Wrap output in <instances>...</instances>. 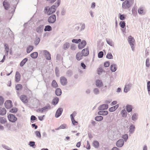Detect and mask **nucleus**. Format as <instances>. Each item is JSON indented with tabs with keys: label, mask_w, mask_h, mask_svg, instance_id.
<instances>
[{
	"label": "nucleus",
	"mask_w": 150,
	"mask_h": 150,
	"mask_svg": "<svg viewBox=\"0 0 150 150\" xmlns=\"http://www.w3.org/2000/svg\"><path fill=\"white\" fill-rule=\"evenodd\" d=\"M61 0H57L54 4L51 6H47L45 7L44 10L45 13L48 15H52L55 12L57 8L59 6Z\"/></svg>",
	"instance_id": "nucleus-1"
},
{
	"label": "nucleus",
	"mask_w": 150,
	"mask_h": 150,
	"mask_svg": "<svg viewBox=\"0 0 150 150\" xmlns=\"http://www.w3.org/2000/svg\"><path fill=\"white\" fill-rule=\"evenodd\" d=\"M134 1V0H125L122 4V8L124 9L129 8L133 4Z\"/></svg>",
	"instance_id": "nucleus-2"
},
{
	"label": "nucleus",
	"mask_w": 150,
	"mask_h": 150,
	"mask_svg": "<svg viewBox=\"0 0 150 150\" xmlns=\"http://www.w3.org/2000/svg\"><path fill=\"white\" fill-rule=\"evenodd\" d=\"M56 16L53 14L51 15L48 18L47 21L50 24L54 23L56 21Z\"/></svg>",
	"instance_id": "nucleus-3"
},
{
	"label": "nucleus",
	"mask_w": 150,
	"mask_h": 150,
	"mask_svg": "<svg viewBox=\"0 0 150 150\" xmlns=\"http://www.w3.org/2000/svg\"><path fill=\"white\" fill-rule=\"evenodd\" d=\"M8 118L9 120L12 122H14L17 120V118L15 116V115L10 114L8 116Z\"/></svg>",
	"instance_id": "nucleus-4"
},
{
	"label": "nucleus",
	"mask_w": 150,
	"mask_h": 150,
	"mask_svg": "<svg viewBox=\"0 0 150 150\" xmlns=\"http://www.w3.org/2000/svg\"><path fill=\"white\" fill-rule=\"evenodd\" d=\"M128 42L130 45L131 48L133 49V47L134 45V38L131 36H129L128 37ZM133 50V49H132Z\"/></svg>",
	"instance_id": "nucleus-5"
},
{
	"label": "nucleus",
	"mask_w": 150,
	"mask_h": 150,
	"mask_svg": "<svg viewBox=\"0 0 150 150\" xmlns=\"http://www.w3.org/2000/svg\"><path fill=\"white\" fill-rule=\"evenodd\" d=\"M60 82L62 85L64 86L66 85L67 83V80L66 78L64 76H61L60 79Z\"/></svg>",
	"instance_id": "nucleus-6"
},
{
	"label": "nucleus",
	"mask_w": 150,
	"mask_h": 150,
	"mask_svg": "<svg viewBox=\"0 0 150 150\" xmlns=\"http://www.w3.org/2000/svg\"><path fill=\"white\" fill-rule=\"evenodd\" d=\"M132 86V84L131 83H126L124 89V92L125 93H127L131 89Z\"/></svg>",
	"instance_id": "nucleus-7"
},
{
	"label": "nucleus",
	"mask_w": 150,
	"mask_h": 150,
	"mask_svg": "<svg viewBox=\"0 0 150 150\" xmlns=\"http://www.w3.org/2000/svg\"><path fill=\"white\" fill-rule=\"evenodd\" d=\"M63 111V109L62 108H59L57 110L55 117L56 118L59 117L61 115Z\"/></svg>",
	"instance_id": "nucleus-8"
},
{
	"label": "nucleus",
	"mask_w": 150,
	"mask_h": 150,
	"mask_svg": "<svg viewBox=\"0 0 150 150\" xmlns=\"http://www.w3.org/2000/svg\"><path fill=\"white\" fill-rule=\"evenodd\" d=\"M4 105L7 109H9L13 106L12 102L10 100H7L5 101Z\"/></svg>",
	"instance_id": "nucleus-9"
},
{
	"label": "nucleus",
	"mask_w": 150,
	"mask_h": 150,
	"mask_svg": "<svg viewBox=\"0 0 150 150\" xmlns=\"http://www.w3.org/2000/svg\"><path fill=\"white\" fill-rule=\"evenodd\" d=\"M124 144V141L123 139H120L117 142L116 145L117 147H121L123 146Z\"/></svg>",
	"instance_id": "nucleus-10"
},
{
	"label": "nucleus",
	"mask_w": 150,
	"mask_h": 150,
	"mask_svg": "<svg viewBox=\"0 0 150 150\" xmlns=\"http://www.w3.org/2000/svg\"><path fill=\"white\" fill-rule=\"evenodd\" d=\"M108 108V106L107 104H103L99 106L98 109L99 110H103L107 109Z\"/></svg>",
	"instance_id": "nucleus-11"
},
{
	"label": "nucleus",
	"mask_w": 150,
	"mask_h": 150,
	"mask_svg": "<svg viewBox=\"0 0 150 150\" xmlns=\"http://www.w3.org/2000/svg\"><path fill=\"white\" fill-rule=\"evenodd\" d=\"M43 53L45 55L46 59L47 60H50L51 59V54L50 52L47 50H43Z\"/></svg>",
	"instance_id": "nucleus-12"
},
{
	"label": "nucleus",
	"mask_w": 150,
	"mask_h": 150,
	"mask_svg": "<svg viewBox=\"0 0 150 150\" xmlns=\"http://www.w3.org/2000/svg\"><path fill=\"white\" fill-rule=\"evenodd\" d=\"M86 44V41L85 40H83L78 45V47L79 49H81L85 47Z\"/></svg>",
	"instance_id": "nucleus-13"
},
{
	"label": "nucleus",
	"mask_w": 150,
	"mask_h": 150,
	"mask_svg": "<svg viewBox=\"0 0 150 150\" xmlns=\"http://www.w3.org/2000/svg\"><path fill=\"white\" fill-rule=\"evenodd\" d=\"M21 100L24 103H25L28 102L27 97L25 95H22L20 97Z\"/></svg>",
	"instance_id": "nucleus-14"
},
{
	"label": "nucleus",
	"mask_w": 150,
	"mask_h": 150,
	"mask_svg": "<svg viewBox=\"0 0 150 150\" xmlns=\"http://www.w3.org/2000/svg\"><path fill=\"white\" fill-rule=\"evenodd\" d=\"M96 85L97 87L100 88L103 86V84L101 80L97 79L96 81Z\"/></svg>",
	"instance_id": "nucleus-15"
},
{
	"label": "nucleus",
	"mask_w": 150,
	"mask_h": 150,
	"mask_svg": "<svg viewBox=\"0 0 150 150\" xmlns=\"http://www.w3.org/2000/svg\"><path fill=\"white\" fill-rule=\"evenodd\" d=\"M82 54L84 56H88L89 54V51L88 48L83 49L82 51Z\"/></svg>",
	"instance_id": "nucleus-16"
},
{
	"label": "nucleus",
	"mask_w": 150,
	"mask_h": 150,
	"mask_svg": "<svg viewBox=\"0 0 150 150\" xmlns=\"http://www.w3.org/2000/svg\"><path fill=\"white\" fill-rule=\"evenodd\" d=\"M117 69V65L115 64H112L110 67V70L112 72H114L116 71Z\"/></svg>",
	"instance_id": "nucleus-17"
},
{
	"label": "nucleus",
	"mask_w": 150,
	"mask_h": 150,
	"mask_svg": "<svg viewBox=\"0 0 150 150\" xmlns=\"http://www.w3.org/2000/svg\"><path fill=\"white\" fill-rule=\"evenodd\" d=\"M108 114V112L106 110H101L98 112V115H106Z\"/></svg>",
	"instance_id": "nucleus-18"
},
{
	"label": "nucleus",
	"mask_w": 150,
	"mask_h": 150,
	"mask_svg": "<svg viewBox=\"0 0 150 150\" xmlns=\"http://www.w3.org/2000/svg\"><path fill=\"white\" fill-rule=\"evenodd\" d=\"M21 75L18 71L16 72L15 76V81L16 82H19L20 79Z\"/></svg>",
	"instance_id": "nucleus-19"
},
{
	"label": "nucleus",
	"mask_w": 150,
	"mask_h": 150,
	"mask_svg": "<svg viewBox=\"0 0 150 150\" xmlns=\"http://www.w3.org/2000/svg\"><path fill=\"white\" fill-rule=\"evenodd\" d=\"M44 27L43 25H40L36 29V31L37 33H41L42 31L43 28Z\"/></svg>",
	"instance_id": "nucleus-20"
},
{
	"label": "nucleus",
	"mask_w": 150,
	"mask_h": 150,
	"mask_svg": "<svg viewBox=\"0 0 150 150\" xmlns=\"http://www.w3.org/2000/svg\"><path fill=\"white\" fill-rule=\"evenodd\" d=\"M83 56L81 52H78L76 54V59L77 60L79 61L82 59Z\"/></svg>",
	"instance_id": "nucleus-21"
},
{
	"label": "nucleus",
	"mask_w": 150,
	"mask_h": 150,
	"mask_svg": "<svg viewBox=\"0 0 150 150\" xmlns=\"http://www.w3.org/2000/svg\"><path fill=\"white\" fill-rule=\"evenodd\" d=\"M6 111L4 108L0 107V115H4L6 113Z\"/></svg>",
	"instance_id": "nucleus-22"
},
{
	"label": "nucleus",
	"mask_w": 150,
	"mask_h": 150,
	"mask_svg": "<svg viewBox=\"0 0 150 150\" xmlns=\"http://www.w3.org/2000/svg\"><path fill=\"white\" fill-rule=\"evenodd\" d=\"M55 94L57 96H61L62 93V90L59 88H57L56 89L55 91Z\"/></svg>",
	"instance_id": "nucleus-23"
},
{
	"label": "nucleus",
	"mask_w": 150,
	"mask_h": 150,
	"mask_svg": "<svg viewBox=\"0 0 150 150\" xmlns=\"http://www.w3.org/2000/svg\"><path fill=\"white\" fill-rule=\"evenodd\" d=\"M59 101V98L56 97L54 98L53 99L52 103L54 105H56L58 103Z\"/></svg>",
	"instance_id": "nucleus-24"
},
{
	"label": "nucleus",
	"mask_w": 150,
	"mask_h": 150,
	"mask_svg": "<svg viewBox=\"0 0 150 150\" xmlns=\"http://www.w3.org/2000/svg\"><path fill=\"white\" fill-rule=\"evenodd\" d=\"M135 127L133 125H131L129 127V132L130 134L133 133L135 130Z\"/></svg>",
	"instance_id": "nucleus-25"
},
{
	"label": "nucleus",
	"mask_w": 150,
	"mask_h": 150,
	"mask_svg": "<svg viewBox=\"0 0 150 150\" xmlns=\"http://www.w3.org/2000/svg\"><path fill=\"white\" fill-rule=\"evenodd\" d=\"M119 106L117 104L111 107L109 109V111L110 112H112L115 111L117 109Z\"/></svg>",
	"instance_id": "nucleus-26"
},
{
	"label": "nucleus",
	"mask_w": 150,
	"mask_h": 150,
	"mask_svg": "<svg viewBox=\"0 0 150 150\" xmlns=\"http://www.w3.org/2000/svg\"><path fill=\"white\" fill-rule=\"evenodd\" d=\"M73 74L72 71L70 69L67 70L66 73V76L68 77H71Z\"/></svg>",
	"instance_id": "nucleus-27"
},
{
	"label": "nucleus",
	"mask_w": 150,
	"mask_h": 150,
	"mask_svg": "<svg viewBox=\"0 0 150 150\" xmlns=\"http://www.w3.org/2000/svg\"><path fill=\"white\" fill-rule=\"evenodd\" d=\"M38 56V53L37 52H34L32 53L30 55V57L33 59L36 58Z\"/></svg>",
	"instance_id": "nucleus-28"
},
{
	"label": "nucleus",
	"mask_w": 150,
	"mask_h": 150,
	"mask_svg": "<svg viewBox=\"0 0 150 150\" xmlns=\"http://www.w3.org/2000/svg\"><path fill=\"white\" fill-rule=\"evenodd\" d=\"M126 110L128 112H130L132 109V106L131 105H127L126 106Z\"/></svg>",
	"instance_id": "nucleus-29"
},
{
	"label": "nucleus",
	"mask_w": 150,
	"mask_h": 150,
	"mask_svg": "<svg viewBox=\"0 0 150 150\" xmlns=\"http://www.w3.org/2000/svg\"><path fill=\"white\" fill-rule=\"evenodd\" d=\"M51 108V107L50 104H48L47 105L45 106L42 108V110H43V112L44 111H47L48 110H50Z\"/></svg>",
	"instance_id": "nucleus-30"
},
{
	"label": "nucleus",
	"mask_w": 150,
	"mask_h": 150,
	"mask_svg": "<svg viewBox=\"0 0 150 150\" xmlns=\"http://www.w3.org/2000/svg\"><path fill=\"white\" fill-rule=\"evenodd\" d=\"M28 59L27 58H25L20 62V66L21 67H22L28 61Z\"/></svg>",
	"instance_id": "nucleus-31"
},
{
	"label": "nucleus",
	"mask_w": 150,
	"mask_h": 150,
	"mask_svg": "<svg viewBox=\"0 0 150 150\" xmlns=\"http://www.w3.org/2000/svg\"><path fill=\"white\" fill-rule=\"evenodd\" d=\"M93 145L95 148H98L99 146V143L97 141H94L93 142Z\"/></svg>",
	"instance_id": "nucleus-32"
},
{
	"label": "nucleus",
	"mask_w": 150,
	"mask_h": 150,
	"mask_svg": "<svg viewBox=\"0 0 150 150\" xmlns=\"http://www.w3.org/2000/svg\"><path fill=\"white\" fill-rule=\"evenodd\" d=\"M3 5L5 10H8L9 7V4L8 3L5 1H4L3 2Z\"/></svg>",
	"instance_id": "nucleus-33"
},
{
	"label": "nucleus",
	"mask_w": 150,
	"mask_h": 150,
	"mask_svg": "<svg viewBox=\"0 0 150 150\" xmlns=\"http://www.w3.org/2000/svg\"><path fill=\"white\" fill-rule=\"evenodd\" d=\"M52 28L50 25H47L45 26L44 30L45 31H50L52 30Z\"/></svg>",
	"instance_id": "nucleus-34"
},
{
	"label": "nucleus",
	"mask_w": 150,
	"mask_h": 150,
	"mask_svg": "<svg viewBox=\"0 0 150 150\" xmlns=\"http://www.w3.org/2000/svg\"><path fill=\"white\" fill-rule=\"evenodd\" d=\"M33 46L29 45L28 46L27 48V52L29 53L33 50Z\"/></svg>",
	"instance_id": "nucleus-35"
},
{
	"label": "nucleus",
	"mask_w": 150,
	"mask_h": 150,
	"mask_svg": "<svg viewBox=\"0 0 150 150\" xmlns=\"http://www.w3.org/2000/svg\"><path fill=\"white\" fill-rule=\"evenodd\" d=\"M103 117L101 115L97 116L95 117V120L97 121H100L103 120Z\"/></svg>",
	"instance_id": "nucleus-36"
},
{
	"label": "nucleus",
	"mask_w": 150,
	"mask_h": 150,
	"mask_svg": "<svg viewBox=\"0 0 150 150\" xmlns=\"http://www.w3.org/2000/svg\"><path fill=\"white\" fill-rule=\"evenodd\" d=\"M7 121L6 119L4 117H0V123L4 124L6 123Z\"/></svg>",
	"instance_id": "nucleus-37"
},
{
	"label": "nucleus",
	"mask_w": 150,
	"mask_h": 150,
	"mask_svg": "<svg viewBox=\"0 0 150 150\" xmlns=\"http://www.w3.org/2000/svg\"><path fill=\"white\" fill-rule=\"evenodd\" d=\"M52 86L53 88H56L58 86L57 83L55 80H53L51 83Z\"/></svg>",
	"instance_id": "nucleus-38"
},
{
	"label": "nucleus",
	"mask_w": 150,
	"mask_h": 150,
	"mask_svg": "<svg viewBox=\"0 0 150 150\" xmlns=\"http://www.w3.org/2000/svg\"><path fill=\"white\" fill-rule=\"evenodd\" d=\"M138 115L137 113H134L133 114L132 117V120L134 121H135L137 119V117Z\"/></svg>",
	"instance_id": "nucleus-39"
},
{
	"label": "nucleus",
	"mask_w": 150,
	"mask_h": 150,
	"mask_svg": "<svg viewBox=\"0 0 150 150\" xmlns=\"http://www.w3.org/2000/svg\"><path fill=\"white\" fill-rule=\"evenodd\" d=\"M121 115L122 117H125L127 115V112L126 110H122L121 111Z\"/></svg>",
	"instance_id": "nucleus-40"
},
{
	"label": "nucleus",
	"mask_w": 150,
	"mask_h": 150,
	"mask_svg": "<svg viewBox=\"0 0 150 150\" xmlns=\"http://www.w3.org/2000/svg\"><path fill=\"white\" fill-rule=\"evenodd\" d=\"M69 46V44L68 42H66L64 44L63 46V49L64 50L68 49Z\"/></svg>",
	"instance_id": "nucleus-41"
},
{
	"label": "nucleus",
	"mask_w": 150,
	"mask_h": 150,
	"mask_svg": "<svg viewBox=\"0 0 150 150\" xmlns=\"http://www.w3.org/2000/svg\"><path fill=\"white\" fill-rule=\"evenodd\" d=\"M40 41V39L39 38L36 36L34 41V44L36 45H37L39 43Z\"/></svg>",
	"instance_id": "nucleus-42"
},
{
	"label": "nucleus",
	"mask_w": 150,
	"mask_h": 150,
	"mask_svg": "<svg viewBox=\"0 0 150 150\" xmlns=\"http://www.w3.org/2000/svg\"><path fill=\"white\" fill-rule=\"evenodd\" d=\"M106 41L107 43L109 45L111 46H113L114 45L112 43V41L111 40L109 39H106Z\"/></svg>",
	"instance_id": "nucleus-43"
},
{
	"label": "nucleus",
	"mask_w": 150,
	"mask_h": 150,
	"mask_svg": "<svg viewBox=\"0 0 150 150\" xmlns=\"http://www.w3.org/2000/svg\"><path fill=\"white\" fill-rule=\"evenodd\" d=\"M119 18L121 20L123 21L125 20L126 18V16L124 14H122L120 13H119Z\"/></svg>",
	"instance_id": "nucleus-44"
},
{
	"label": "nucleus",
	"mask_w": 150,
	"mask_h": 150,
	"mask_svg": "<svg viewBox=\"0 0 150 150\" xmlns=\"http://www.w3.org/2000/svg\"><path fill=\"white\" fill-rule=\"evenodd\" d=\"M29 145L33 148H35L36 146L35 142L34 141H30L29 143Z\"/></svg>",
	"instance_id": "nucleus-45"
},
{
	"label": "nucleus",
	"mask_w": 150,
	"mask_h": 150,
	"mask_svg": "<svg viewBox=\"0 0 150 150\" xmlns=\"http://www.w3.org/2000/svg\"><path fill=\"white\" fill-rule=\"evenodd\" d=\"M119 25L122 28H124L125 26V23L124 21H121Z\"/></svg>",
	"instance_id": "nucleus-46"
},
{
	"label": "nucleus",
	"mask_w": 150,
	"mask_h": 150,
	"mask_svg": "<svg viewBox=\"0 0 150 150\" xmlns=\"http://www.w3.org/2000/svg\"><path fill=\"white\" fill-rule=\"evenodd\" d=\"M22 88V85L21 84H18L16 86V89L17 90L19 91Z\"/></svg>",
	"instance_id": "nucleus-47"
},
{
	"label": "nucleus",
	"mask_w": 150,
	"mask_h": 150,
	"mask_svg": "<svg viewBox=\"0 0 150 150\" xmlns=\"http://www.w3.org/2000/svg\"><path fill=\"white\" fill-rule=\"evenodd\" d=\"M35 133L36 134V136L37 137L40 139L41 137V134L40 132L36 131L35 132Z\"/></svg>",
	"instance_id": "nucleus-48"
},
{
	"label": "nucleus",
	"mask_w": 150,
	"mask_h": 150,
	"mask_svg": "<svg viewBox=\"0 0 150 150\" xmlns=\"http://www.w3.org/2000/svg\"><path fill=\"white\" fill-rule=\"evenodd\" d=\"M93 92L95 95H98L100 91L98 88H95L93 89Z\"/></svg>",
	"instance_id": "nucleus-49"
},
{
	"label": "nucleus",
	"mask_w": 150,
	"mask_h": 150,
	"mask_svg": "<svg viewBox=\"0 0 150 150\" xmlns=\"http://www.w3.org/2000/svg\"><path fill=\"white\" fill-rule=\"evenodd\" d=\"M81 40L80 39H73L72 40V42L73 43H75L76 44L78 43L79 42H81Z\"/></svg>",
	"instance_id": "nucleus-50"
},
{
	"label": "nucleus",
	"mask_w": 150,
	"mask_h": 150,
	"mask_svg": "<svg viewBox=\"0 0 150 150\" xmlns=\"http://www.w3.org/2000/svg\"><path fill=\"white\" fill-rule=\"evenodd\" d=\"M147 89L149 95H150V81H149L147 82Z\"/></svg>",
	"instance_id": "nucleus-51"
},
{
	"label": "nucleus",
	"mask_w": 150,
	"mask_h": 150,
	"mask_svg": "<svg viewBox=\"0 0 150 150\" xmlns=\"http://www.w3.org/2000/svg\"><path fill=\"white\" fill-rule=\"evenodd\" d=\"M76 111H74L72 114H71L70 115V117L71 120L74 119V117L76 116Z\"/></svg>",
	"instance_id": "nucleus-52"
},
{
	"label": "nucleus",
	"mask_w": 150,
	"mask_h": 150,
	"mask_svg": "<svg viewBox=\"0 0 150 150\" xmlns=\"http://www.w3.org/2000/svg\"><path fill=\"white\" fill-rule=\"evenodd\" d=\"M18 110L17 108H13L10 110V112L11 113H16Z\"/></svg>",
	"instance_id": "nucleus-53"
},
{
	"label": "nucleus",
	"mask_w": 150,
	"mask_h": 150,
	"mask_svg": "<svg viewBox=\"0 0 150 150\" xmlns=\"http://www.w3.org/2000/svg\"><path fill=\"white\" fill-rule=\"evenodd\" d=\"M122 137L124 139L125 141L126 142L127 141L128 139V134H125L124 135H123L122 136Z\"/></svg>",
	"instance_id": "nucleus-54"
},
{
	"label": "nucleus",
	"mask_w": 150,
	"mask_h": 150,
	"mask_svg": "<svg viewBox=\"0 0 150 150\" xmlns=\"http://www.w3.org/2000/svg\"><path fill=\"white\" fill-rule=\"evenodd\" d=\"M106 57L108 59H112L113 56L111 53H108L106 56Z\"/></svg>",
	"instance_id": "nucleus-55"
},
{
	"label": "nucleus",
	"mask_w": 150,
	"mask_h": 150,
	"mask_svg": "<svg viewBox=\"0 0 150 150\" xmlns=\"http://www.w3.org/2000/svg\"><path fill=\"white\" fill-rule=\"evenodd\" d=\"M4 46L5 47V52H9V48L8 45L6 43H5L4 44Z\"/></svg>",
	"instance_id": "nucleus-56"
},
{
	"label": "nucleus",
	"mask_w": 150,
	"mask_h": 150,
	"mask_svg": "<svg viewBox=\"0 0 150 150\" xmlns=\"http://www.w3.org/2000/svg\"><path fill=\"white\" fill-rule=\"evenodd\" d=\"M36 120L37 118L35 116L33 115H32L30 117V120L31 122L32 123H33L34 122V121Z\"/></svg>",
	"instance_id": "nucleus-57"
},
{
	"label": "nucleus",
	"mask_w": 150,
	"mask_h": 150,
	"mask_svg": "<svg viewBox=\"0 0 150 150\" xmlns=\"http://www.w3.org/2000/svg\"><path fill=\"white\" fill-rule=\"evenodd\" d=\"M2 146L4 148L7 150H12V149L11 148L4 144H2Z\"/></svg>",
	"instance_id": "nucleus-58"
},
{
	"label": "nucleus",
	"mask_w": 150,
	"mask_h": 150,
	"mask_svg": "<svg viewBox=\"0 0 150 150\" xmlns=\"http://www.w3.org/2000/svg\"><path fill=\"white\" fill-rule=\"evenodd\" d=\"M146 65L147 67H149L150 66L149 59V58H147L146 60Z\"/></svg>",
	"instance_id": "nucleus-59"
},
{
	"label": "nucleus",
	"mask_w": 150,
	"mask_h": 150,
	"mask_svg": "<svg viewBox=\"0 0 150 150\" xmlns=\"http://www.w3.org/2000/svg\"><path fill=\"white\" fill-rule=\"evenodd\" d=\"M4 102V98L2 96H0V106L2 105Z\"/></svg>",
	"instance_id": "nucleus-60"
},
{
	"label": "nucleus",
	"mask_w": 150,
	"mask_h": 150,
	"mask_svg": "<svg viewBox=\"0 0 150 150\" xmlns=\"http://www.w3.org/2000/svg\"><path fill=\"white\" fill-rule=\"evenodd\" d=\"M103 55V51L100 52L98 54V57L99 58H102Z\"/></svg>",
	"instance_id": "nucleus-61"
},
{
	"label": "nucleus",
	"mask_w": 150,
	"mask_h": 150,
	"mask_svg": "<svg viewBox=\"0 0 150 150\" xmlns=\"http://www.w3.org/2000/svg\"><path fill=\"white\" fill-rule=\"evenodd\" d=\"M138 13L140 14H143V8L140 7V8H139L138 9Z\"/></svg>",
	"instance_id": "nucleus-62"
},
{
	"label": "nucleus",
	"mask_w": 150,
	"mask_h": 150,
	"mask_svg": "<svg viewBox=\"0 0 150 150\" xmlns=\"http://www.w3.org/2000/svg\"><path fill=\"white\" fill-rule=\"evenodd\" d=\"M66 13V10L64 8H63L62 9L61 12V14L62 16H64L65 15Z\"/></svg>",
	"instance_id": "nucleus-63"
},
{
	"label": "nucleus",
	"mask_w": 150,
	"mask_h": 150,
	"mask_svg": "<svg viewBox=\"0 0 150 150\" xmlns=\"http://www.w3.org/2000/svg\"><path fill=\"white\" fill-rule=\"evenodd\" d=\"M110 62L109 61H106L104 62V66L105 67H108L109 66Z\"/></svg>",
	"instance_id": "nucleus-64"
}]
</instances>
